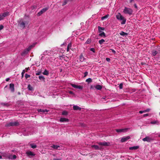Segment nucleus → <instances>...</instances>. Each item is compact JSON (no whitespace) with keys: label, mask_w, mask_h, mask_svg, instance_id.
<instances>
[{"label":"nucleus","mask_w":160,"mask_h":160,"mask_svg":"<svg viewBox=\"0 0 160 160\" xmlns=\"http://www.w3.org/2000/svg\"><path fill=\"white\" fill-rule=\"evenodd\" d=\"M116 18L118 20L122 21V22H121V24H124L125 23L126 20L121 15L120 13H118V14L116 15Z\"/></svg>","instance_id":"nucleus-1"},{"label":"nucleus","mask_w":160,"mask_h":160,"mask_svg":"<svg viewBox=\"0 0 160 160\" xmlns=\"http://www.w3.org/2000/svg\"><path fill=\"white\" fill-rule=\"evenodd\" d=\"M123 12L125 14H128L129 15H131L132 13L133 10L130 8L125 7L124 9L123 10Z\"/></svg>","instance_id":"nucleus-2"},{"label":"nucleus","mask_w":160,"mask_h":160,"mask_svg":"<svg viewBox=\"0 0 160 160\" xmlns=\"http://www.w3.org/2000/svg\"><path fill=\"white\" fill-rule=\"evenodd\" d=\"M19 125V123L18 122H11L7 123L6 125V126L10 127L11 126H18Z\"/></svg>","instance_id":"nucleus-3"},{"label":"nucleus","mask_w":160,"mask_h":160,"mask_svg":"<svg viewBox=\"0 0 160 160\" xmlns=\"http://www.w3.org/2000/svg\"><path fill=\"white\" fill-rule=\"evenodd\" d=\"M98 144L100 146H108L110 145V143L109 142H107L105 141L102 142H97Z\"/></svg>","instance_id":"nucleus-4"},{"label":"nucleus","mask_w":160,"mask_h":160,"mask_svg":"<svg viewBox=\"0 0 160 160\" xmlns=\"http://www.w3.org/2000/svg\"><path fill=\"white\" fill-rule=\"evenodd\" d=\"M48 9V8H43L41 11L39 12L37 14V16H40L42 14H43L44 12H45L46 11H47Z\"/></svg>","instance_id":"nucleus-5"},{"label":"nucleus","mask_w":160,"mask_h":160,"mask_svg":"<svg viewBox=\"0 0 160 160\" xmlns=\"http://www.w3.org/2000/svg\"><path fill=\"white\" fill-rule=\"evenodd\" d=\"M18 25L20 26L21 28H24L25 27V22L22 21V19L18 21Z\"/></svg>","instance_id":"nucleus-6"},{"label":"nucleus","mask_w":160,"mask_h":160,"mask_svg":"<svg viewBox=\"0 0 160 160\" xmlns=\"http://www.w3.org/2000/svg\"><path fill=\"white\" fill-rule=\"evenodd\" d=\"M142 140L144 142L146 141L148 142H150L153 140V139L149 136H147L145 138H143Z\"/></svg>","instance_id":"nucleus-7"},{"label":"nucleus","mask_w":160,"mask_h":160,"mask_svg":"<svg viewBox=\"0 0 160 160\" xmlns=\"http://www.w3.org/2000/svg\"><path fill=\"white\" fill-rule=\"evenodd\" d=\"M130 138V137L129 136H128L126 137H123L121 138V142H125L129 139Z\"/></svg>","instance_id":"nucleus-8"},{"label":"nucleus","mask_w":160,"mask_h":160,"mask_svg":"<svg viewBox=\"0 0 160 160\" xmlns=\"http://www.w3.org/2000/svg\"><path fill=\"white\" fill-rule=\"evenodd\" d=\"M71 85L74 88H78L80 89H82L83 88V87L82 86L77 85L72 83H71Z\"/></svg>","instance_id":"nucleus-9"},{"label":"nucleus","mask_w":160,"mask_h":160,"mask_svg":"<svg viewBox=\"0 0 160 160\" xmlns=\"http://www.w3.org/2000/svg\"><path fill=\"white\" fill-rule=\"evenodd\" d=\"M26 154L29 157H30V156H34L35 155V154L33 153L32 152L29 151L26 152Z\"/></svg>","instance_id":"nucleus-10"},{"label":"nucleus","mask_w":160,"mask_h":160,"mask_svg":"<svg viewBox=\"0 0 160 160\" xmlns=\"http://www.w3.org/2000/svg\"><path fill=\"white\" fill-rule=\"evenodd\" d=\"M9 89L12 92L14 91V86L13 83H10L9 84Z\"/></svg>","instance_id":"nucleus-11"},{"label":"nucleus","mask_w":160,"mask_h":160,"mask_svg":"<svg viewBox=\"0 0 160 160\" xmlns=\"http://www.w3.org/2000/svg\"><path fill=\"white\" fill-rule=\"evenodd\" d=\"M151 52V55L152 56H155L158 53V51L154 49L152 50Z\"/></svg>","instance_id":"nucleus-12"},{"label":"nucleus","mask_w":160,"mask_h":160,"mask_svg":"<svg viewBox=\"0 0 160 160\" xmlns=\"http://www.w3.org/2000/svg\"><path fill=\"white\" fill-rule=\"evenodd\" d=\"M86 59L83 57L82 54H81L79 57V60L80 62H82L84 61Z\"/></svg>","instance_id":"nucleus-13"},{"label":"nucleus","mask_w":160,"mask_h":160,"mask_svg":"<svg viewBox=\"0 0 160 160\" xmlns=\"http://www.w3.org/2000/svg\"><path fill=\"white\" fill-rule=\"evenodd\" d=\"M59 121L61 122H68L69 120L68 118H61L60 119Z\"/></svg>","instance_id":"nucleus-14"},{"label":"nucleus","mask_w":160,"mask_h":160,"mask_svg":"<svg viewBox=\"0 0 160 160\" xmlns=\"http://www.w3.org/2000/svg\"><path fill=\"white\" fill-rule=\"evenodd\" d=\"M126 129H116V131L117 132H125L126 131Z\"/></svg>","instance_id":"nucleus-15"},{"label":"nucleus","mask_w":160,"mask_h":160,"mask_svg":"<svg viewBox=\"0 0 160 160\" xmlns=\"http://www.w3.org/2000/svg\"><path fill=\"white\" fill-rule=\"evenodd\" d=\"M92 148H95V150H101L102 149V148L101 147H99L98 145H94L92 146Z\"/></svg>","instance_id":"nucleus-16"},{"label":"nucleus","mask_w":160,"mask_h":160,"mask_svg":"<svg viewBox=\"0 0 160 160\" xmlns=\"http://www.w3.org/2000/svg\"><path fill=\"white\" fill-rule=\"evenodd\" d=\"M99 33V36L103 38H105L106 37L105 33L102 31H101V32H98Z\"/></svg>","instance_id":"nucleus-17"},{"label":"nucleus","mask_w":160,"mask_h":160,"mask_svg":"<svg viewBox=\"0 0 160 160\" xmlns=\"http://www.w3.org/2000/svg\"><path fill=\"white\" fill-rule=\"evenodd\" d=\"M73 109L74 110H81V108L77 105H74L73 107Z\"/></svg>","instance_id":"nucleus-18"},{"label":"nucleus","mask_w":160,"mask_h":160,"mask_svg":"<svg viewBox=\"0 0 160 160\" xmlns=\"http://www.w3.org/2000/svg\"><path fill=\"white\" fill-rule=\"evenodd\" d=\"M0 105L2 106L5 107H8L9 106V104L8 103L2 102L0 103Z\"/></svg>","instance_id":"nucleus-19"},{"label":"nucleus","mask_w":160,"mask_h":160,"mask_svg":"<svg viewBox=\"0 0 160 160\" xmlns=\"http://www.w3.org/2000/svg\"><path fill=\"white\" fill-rule=\"evenodd\" d=\"M38 112H40L45 113V112H48V110L47 109H38Z\"/></svg>","instance_id":"nucleus-20"},{"label":"nucleus","mask_w":160,"mask_h":160,"mask_svg":"<svg viewBox=\"0 0 160 160\" xmlns=\"http://www.w3.org/2000/svg\"><path fill=\"white\" fill-rule=\"evenodd\" d=\"M50 147L52 148H54V149L58 150L60 149L58 148H60V146L59 145H52Z\"/></svg>","instance_id":"nucleus-21"},{"label":"nucleus","mask_w":160,"mask_h":160,"mask_svg":"<svg viewBox=\"0 0 160 160\" xmlns=\"http://www.w3.org/2000/svg\"><path fill=\"white\" fill-rule=\"evenodd\" d=\"M95 88L98 90H101L102 88V86L100 85H96Z\"/></svg>","instance_id":"nucleus-22"},{"label":"nucleus","mask_w":160,"mask_h":160,"mask_svg":"<svg viewBox=\"0 0 160 160\" xmlns=\"http://www.w3.org/2000/svg\"><path fill=\"white\" fill-rule=\"evenodd\" d=\"M139 148V146H134L132 147H130L129 148V150H136Z\"/></svg>","instance_id":"nucleus-23"},{"label":"nucleus","mask_w":160,"mask_h":160,"mask_svg":"<svg viewBox=\"0 0 160 160\" xmlns=\"http://www.w3.org/2000/svg\"><path fill=\"white\" fill-rule=\"evenodd\" d=\"M28 52V50L26 49H25L22 52L21 55L22 56L24 55L25 54H27Z\"/></svg>","instance_id":"nucleus-24"},{"label":"nucleus","mask_w":160,"mask_h":160,"mask_svg":"<svg viewBox=\"0 0 160 160\" xmlns=\"http://www.w3.org/2000/svg\"><path fill=\"white\" fill-rule=\"evenodd\" d=\"M28 88L29 90L30 91H33V88L30 84L28 85Z\"/></svg>","instance_id":"nucleus-25"},{"label":"nucleus","mask_w":160,"mask_h":160,"mask_svg":"<svg viewBox=\"0 0 160 160\" xmlns=\"http://www.w3.org/2000/svg\"><path fill=\"white\" fill-rule=\"evenodd\" d=\"M120 34L121 36H126L128 35V33L126 32H125L123 31L121 32L120 33Z\"/></svg>","instance_id":"nucleus-26"},{"label":"nucleus","mask_w":160,"mask_h":160,"mask_svg":"<svg viewBox=\"0 0 160 160\" xmlns=\"http://www.w3.org/2000/svg\"><path fill=\"white\" fill-rule=\"evenodd\" d=\"M98 32H101V31L104 30L105 29V28L104 27H102L99 26L98 27Z\"/></svg>","instance_id":"nucleus-27"},{"label":"nucleus","mask_w":160,"mask_h":160,"mask_svg":"<svg viewBox=\"0 0 160 160\" xmlns=\"http://www.w3.org/2000/svg\"><path fill=\"white\" fill-rule=\"evenodd\" d=\"M29 145L32 148H35L37 147V145L34 143H31L29 144Z\"/></svg>","instance_id":"nucleus-28"},{"label":"nucleus","mask_w":160,"mask_h":160,"mask_svg":"<svg viewBox=\"0 0 160 160\" xmlns=\"http://www.w3.org/2000/svg\"><path fill=\"white\" fill-rule=\"evenodd\" d=\"M9 12H6L2 13V14L3 15V17L4 18L8 16L9 15Z\"/></svg>","instance_id":"nucleus-29"},{"label":"nucleus","mask_w":160,"mask_h":160,"mask_svg":"<svg viewBox=\"0 0 160 160\" xmlns=\"http://www.w3.org/2000/svg\"><path fill=\"white\" fill-rule=\"evenodd\" d=\"M86 82L89 83L92 82V80L91 78H89L86 80Z\"/></svg>","instance_id":"nucleus-30"},{"label":"nucleus","mask_w":160,"mask_h":160,"mask_svg":"<svg viewBox=\"0 0 160 160\" xmlns=\"http://www.w3.org/2000/svg\"><path fill=\"white\" fill-rule=\"evenodd\" d=\"M68 112L66 111H63L62 112V115H63L67 116L68 114Z\"/></svg>","instance_id":"nucleus-31"},{"label":"nucleus","mask_w":160,"mask_h":160,"mask_svg":"<svg viewBox=\"0 0 160 160\" xmlns=\"http://www.w3.org/2000/svg\"><path fill=\"white\" fill-rule=\"evenodd\" d=\"M108 16H109V15L107 14L103 17H102L101 20H103L104 19L107 18L108 17Z\"/></svg>","instance_id":"nucleus-32"},{"label":"nucleus","mask_w":160,"mask_h":160,"mask_svg":"<svg viewBox=\"0 0 160 160\" xmlns=\"http://www.w3.org/2000/svg\"><path fill=\"white\" fill-rule=\"evenodd\" d=\"M72 47V44L71 43H70L68 46L67 48V52H68L69 50V48Z\"/></svg>","instance_id":"nucleus-33"},{"label":"nucleus","mask_w":160,"mask_h":160,"mask_svg":"<svg viewBox=\"0 0 160 160\" xmlns=\"http://www.w3.org/2000/svg\"><path fill=\"white\" fill-rule=\"evenodd\" d=\"M43 74L44 75H48L49 74V72L48 71L45 69L44 72H43Z\"/></svg>","instance_id":"nucleus-34"},{"label":"nucleus","mask_w":160,"mask_h":160,"mask_svg":"<svg viewBox=\"0 0 160 160\" xmlns=\"http://www.w3.org/2000/svg\"><path fill=\"white\" fill-rule=\"evenodd\" d=\"M105 42V40L103 39H102L101 40L99 41L98 42L100 44H102L104 42Z\"/></svg>","instance_id":"nucleus-35"},{"label":"nucleus","mask_w":160,"mask_h":160,"mask_svg":"<svg viewBox=\"0 0 160 160\" xmlns=\"http://www.w3.org/2000/svg\"><path fill=\"white\" fill-rule=\"evenodd\" d=\"M39 78L42 80H44L45 79V78L43 76H39L38 77Z\"/></svg>","instance_id":"nucleus-36"},{"label":"nucleus","mask_w":160,"mask_h":160,"mask_svg":"<svg viewBox=\"0 0 160 160\" xmlns=\"http://www.w3.org/2000/svg\"><path fill=\"white\" fill-rule=\"evenodd\" d=\"M68 2H69L68 0H64L63 3L62 4V5L63 6L65 5Z\"/></svg>","instance_id":"nucleus-37"},{"label":"nucleus","mask_w":160,"mask_h":160,"mask_svg":"<svg viewBox=\"0 0 160 160\" xmlns=\"http://www.w3.org/2000/svg\"><path fill=\"white\" fill-rule=\"evenodd\" d=\"M157 123L158 124V122L157 121H153L151 122V123L152 124H155Z\"/></svg>","instance_id":"nucleus-38"},{"label":"nucleus","mask_w":160,"mask_h":160,"mask_svg":"<svg viewBox=\"0 0 160 160\" xmlns=\"http://www.w3.org/2000/svg\"><path fill=\"white\" fill-rule=\"evenodd\" d=\"M119 88L120 89H122L123 88V84L122 83H121L119 85Z\"/></svg>","instance_id":"nucleus-39"},{"label":"nucleus","mask_w":160,"mask_h":160,"mask_svg":"<svg viewBox=\"0 0 160 160\" xmlns=\"http://www.w3.org/2000/svg\"><path fill=\"white\" fill-rule=\"evenodd\" d=\"M4 18L2 14L0 15V21L2 20Z\"/></svg>","instance_id":"nucleus-40"},{"label":"nucleus","mask_w":160,"mask_h":160,"mask_svg":"<svg viewBox=\"0 0 160 160\" xmlns=\"http://www.w3.org/2000/svg\"><path fill=\"white\" fill-rule=\"evenodd\" d=\"M88 72H87V71L85 72L84 73V75L83 77H86L88 75Z\"/></svg>","instance_id":"nucleus-41"},{"label":"nucleus","mask_w":160,"mask_h":160,"mask_svg":"<svg viewBox=\"0 0 160 160\" xmlns=\"http://www.w3.org/2000/svg\"><path fill=\"white\" fill-rule=\"evenodd\" d=\"M25 70H22V73H21L22 77V78H23V77L24 74L25 73Z\"/></svg>","instance_id":"nucleus-42"},{"label":"nucleus","mask_w":160,"mask_h":160,"mask_svg":"<svg viewBox=\"0 0 160 160\" xmlns=\"http://www.w3.org/2000/svg\"><path fill=\"white\" fill-rule=\"evenodd\" d=\"M25 77L26 79H27L28 78H29L30 77V75H28L27 73L25 74Z\"/></svg>","instance_id":"nucleus-43"},{"label":"nucleus","mask_w":160,"mask_h":160,"mask_svg":"<svg viewBox=\"0 0 160 160\" xmlns=\"http://www.w3.org/2000/svg\"><path fill=\"white\" fill-rule=\"evenodd\" d=\"M36 8L37 6L36 5H33L31 7V8L32 10H33L34 9Z\"/></svg>","instance_id":"nucleus-44"},{"label":"nucleus","mask_w":160,"mask_h":160,"mask_svg":"<svg viewBox=\"0 0 160 160\" xmlns=\"http://www.w3.org/2000/svg\"><path fill=\"white\" fill-rule=\"evenodd\" d=\"M91 42V41L90 39H88L86 43L87 44H89Z\"/></svg>","instance_id":"nucleus-45"},{"label":"nucleus","mask_w":160,"mask_h":160,"mask_svg":"<svg viewBox=\"0 0 160 160\" xmlns=\"http://www.w3.org/2000/svg\"><path fill=\"white\" fill-rule=\"evenodd\" d=\"M32 47V46H30L28 48L26 49L27 50H28V52L31 49Z\"/></svg>","instance_id":"nucleus-46"},{"label":"nucleus","mask_w":160,"mask_h":160,"mask_svg":"<svg viewBox=\"0 0 160 160\" xmlns=\"http://www.w3.org/2000/svg\"><path fill=\"white\" fill-rule=\"evenodd\" d=\"M48 54V51L46 50L43 52V53L42 54V55H47ZM42 54L41 55V56H42Z\"/></svg>","instance_id":"nucleus-47"},{"label":"nucleus","mask_w":160,"mask_h":160,"mask_svg":"<svg viewBox=\"0 0 160 160\" xmlns=\"http://www.w3.org/2000/svg\"><path fill=\"white\" fill-rule=\"evenodd\" d=\"M90 50L92 51L93 52H95V49L94 48H92L90 49Z\"/></svg>","instance_id":"nucleus-48"},{"label":"nucleus","mask_w":160,"mask_h":160,"mask_svg":"<svg viewBox=\"0 0 160 160\" xmlns=\"http://www.w3.org/2000/svg\"><path fill=\"white\" fill-rule=\"evenodd\" d=\"M150 110V109L148 108L147 109H146L145 110H144V112H149Z\"/></svg>","instance_id":"nucleus-49"},{"label":"nucleus","mask_w":160,"mask_h":160,"mask_svg":"<svg viewBox=\"0 0 160 160\" xmlns=\"http://www.w3.org/2000/svg\"><path fill=\"white\" fill-rule=\"evenodd\" d=\"M17 158V156L16 155H12V159H15Z\"/></svg>","instance_id":"nucleus-50"},{"label":"nucleus","mask_w":160,"mask_h":160,"mask_svg":"<svg viewBox=\"0 0 160 160\" xmlns=\"http://www.w3.org/2000/svg\"><path fill=\"white\" fill-rule=\"evenodd\" d=\"M68 92H69V93L71 94H72V95L74 94V92L71 91H69Z\"/></svg>","instance_id":"nucleus-51"},{"label":"nucleus","mask_w":160,"mask_h":160,"mask_svg":"<svg viewBox=\"0 0 160 160\" xmlns=\"http://www.w3.org/2000/svg\"><path fill=\"white\" fill-rule=\"evenodd\" d=\"M4 28L3 26L2 25H0V31L2 29Z\"/></svg>","instance_id":"nucleus-52"},{"label":"nucleus","mask_w":160,"mask_h":160,"mask_svg":"<svg viewBox=\"0 0 160 160\" xmlns=\"http://www.w3.org/2000/svg\"><path fill=\"white\" fill-rule=\"evenodd\" d=\"M12 155H9L8 157V158L9 159H12Z\"/></svg>","instance_id":"nucleus-53"},{"label":"nucleus","mask_w":160,"mask_h":160,"mask_svg":"<svg viewBox=\"0 0 160 160\" xmlns=\"http://www.w3.org/2000/svg\"><path fill=\"white\" fill-rule=\"evenodd\" d=\"M149 115V114L147 113L143 115V117H146Z\"/></svg>","instance_id":"nucleus-54"},{"label":"nucleus","mask_w":160,"mask_h":160,"mask_svg":"<svg viewBox=\"0 0 160 160\" xmlns=\"http://www.w3.org/2000/svg\"><path fill=\"white\" fill-rule=\"evenodd\" d=\"M111 50L112 51V52L114 54H115L116 52V51L113 49H111Z\"/></svg>","instance_id":"nucleus-55"},{"label":"nucleus","mask_w":160,"mask_h":160,"mask_svg":"<svg viewBox=\"0 0 160 160\" xmlns=\"http://www.w3.org/2000/svg\"><path fill=\"white\" fill-rule=\"evenodd\" d=\"M106 60L107 62H109L110 60V59L109 58H106Z\"/></svg>","instance_id":"nucleus-56"},{"label":"nucleus","mask_w":160,"mask_h":160,"mask_svg":"<svg viewBox=\"0 0 160 160\" xmlns=\"http://www.w3.org/2000/svg\"><path fill=\"white\" fill-rule=\"evenodd\" d=\"M134 6L135 8L137 9L138 7L137 4L136 3L134 4Z\"/></svg>","instance_id":"nucleus-57"},{"label":"nucleus","mask_w":160,"mask_h":160,"mask_svg":"<svg viewBox=\"0 0 160 160\" xmlns=\"http://www.w3.org/2000/svg\"><path fill=\"white\" fill-rule=\"evenodd\" d=\"M144 112V110L143 111H140L139 112V113L140 114H142Z\"/></svg>","instance_id":"nucleus-58"},{"label":"nucleus","mask_w":160,"mask_h":160,"mask_svg":"<svg viewBox=\"0 0 160 160\" xmlns=\"http://www.w3.org/2000/svg\"><path fill=\"white\" fill-rule=\"evenodd\" d=\"M41 72H38L37 73H36V75H40L41 74Z\"/></svg>","instance_id":"nucleus-59"},{"label":"nucleus","mask_w":160,"mask_h":160,"mask_svg":"<svg viewBox=\"0 0 160 160\" xmlns=\"http://www.w3.org/2000/svg\"><path fill=\"white\" fill-rule=\"evenodd\" d=\"M25 69L27 71H28V70H30V68H29V67H28V68H26Z\"/></svg>","instance_id":"nucleus-60"},{"label":"nucleus","mask_w":160,"mask_h":160,"mask_svg":"<svg viewBox=\"0 0 160 160\" xmlns=\"http://www.w3.org/2000/svg\"><path fill=\"white\" fill-rule=\"evenodd\" d=\"M10 80V78H6V81H8Z\"/></svg>","instance_id":"nucleus-61"},{"label":"nucleus","mask_w":160,"mask_h":160,"mask_svg":"<svg viewBox=\"0 0 160 160\" xmlns=\"http://www.w3.org/2000/svg\"><path fill=\"white\" fill-rule=\"evenodd\" d=\"M53 160H60V159L58 158H54Z\"/></svg>","instance_id":"nucleus-62"},{"label":"nucleus","mask_w":160,"mask_h":160,"mask_svg":"<svg viewBox=\"0 0 160 160\" xmlns=\"http://www.w3.org/2000/svg\"><path fill=\"white\" fill-rule=\"evenodd\" d=\"M44 57L43 56H42L41 58V59L42 60Z\"/></svg>","instance_id":"nucleus-63"},{"label":"nucleus","mask_w":160,"mask_h":160,"mask_svg":"<svg viewBox=\"0 0 160 160\" xmlns=\"http://www.w3.org/2000/svg\"><path fill=\"white\" fill-rule=\"evenodd\" d=\"M18 95H20L21 93L20 92H18Z\"/></svg>","instance_id":"nucleus-64"}]
</instances>
